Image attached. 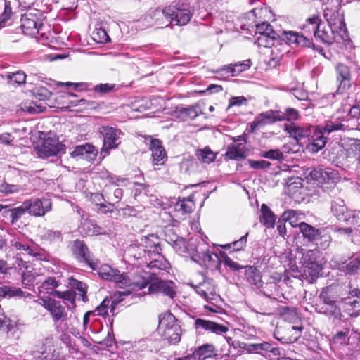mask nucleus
I'll use <instances>...</instances> for the list:
<instances>
[{"instance_id":"nucleus-1","label":"nucleus","mask_w":360,"mask_h":360,"mask_svg":"<svg viewBox=\"0 0 360 360\" xmlns=\"http://www.w3.org/2000/svg\"><path fill=\"white\" fill-rule=\"evenodd\" d=\"M281 37L285 39L289 44H295L297 46L309 48L313 45L312 39L309 36L294 31H283L281 35L275 30L269 31L266 34L258 35L257 43L259 46L272 47Z\"/></svg>"},{"instance_id":"nucleus-2","label":"nucleus","mask_w":360,"mask_h":360,"mask_svg":"<svg viewBox=\"0 0 360 360\" xmlns=\"http://www.w3.org/2000/svg\"><path fill=\"white\" fill-rule=\"evenodd\" d=\"M150 18L155 20L158 25L163 23L158 22L162 18H165L169 23L175 25H185L191 19L192 11L191 8H174L173 7H165L164 9L156 8L151 11L148 14Z\"/></svg>"},{"instance_id":"nucleus-3","label":"nucleus","mask_w":360,"mask_h":360,"mask_svg":"<svg viewBox=\"0 0 360 360\" xmlns=\"http://www.w3.org/2000/svg\"><path fill=\"white\" fill-rule=\"evenodd\" d=\"M37 302L50 313L55 324L67 323L71 317L68 313L70 307L66 306L65 302L57 301L49 297H41Z\"/></svg>"},{"instance_id":"nucleus-4","label":"nucleus","mask_w":360,"mask_h":360,"mask_svg":"<svg viewBox=\"0 0 360 360\" xmlns=\"http://www.w3.org/2000/svg\"><path fill=\"white\" fill-rule=\"evenodd\" d=\"M159 328L163 329V336L172 345H176L181 340V328L176 323V319L172 314H168L164 317L160 316Z\"/></svg>"},{"instance_id":"nucleus-5","label":"nucleus","mask_w":360,"mask_h":360,"mask_svg":"<svg viewBox=\"0 0 360 360\" xmlns=\"http://www.w3.org/2000/svg\"><path fill=\"white\" fill-rule=\"evenodd\" d=\"M324 17L340 40H346L348 37L347 30L345 22L344 12L341 8L336 11L326 9L324 11Z\"/></svg>"},{"instance_id":"nucleus-6","label":"nucleus","mask_w":360,"mask_h":360,"mask_svg":"<svg viewBox=\"0 0 360 360\" xmlns=\"http://www.w3.org/2000/svg\"><path fill=\"white\" fill-rule=\"evenodd\" d=\"M324 17L340 40H346L348 37L347 30L345 22L344 12L341 8L336 11L326 9L324 11Z\"/></svg>"},{"instance_id":"nucleus-7","label":"nucleus","mask_w":360,"mask_h":360,"mask_svg":"<svg viewBox=\"0 0 360 360\" xmlns=\"http://www.w3.org/2000/svg\"><path fill=\"white\" fill-rule=\"evenodd\" d=\"M348 128V126L338 122V121H328L325 126L320 128L319 133L314 139L313 142L309 146V150L312 153H316L322 149L326 143V138L324 134H328L334 131L342 130L345 131Z\"/></svg>"},{"instance_id":"nucleus-8","label":"nucleus","mask_w":360,"mask_h":360,"mask_svg":"<svg viewBox=\"0 0 360 360\" xmlns=\"http://www.w3.org/2000/svg\"><path fill=\"white\" fill-rule=\"evenodd\" d=\"M99 133L103 137L101 153H108L110 150L117 148L121 143L120 136L122 132L116 127L103 125L100 127Z\"/></svg>"},{"instance_id":"nucleus-9","label":"nucleus","mask_w":360,"mask_h":360,"mask_svg":"<svg viewBox=\"0 0 360 360\" xmlns=\"http://www.w3.org/2000/svg\"><path fill=\"white\" fill-rule=\"evenodd\" d=\"M202 281L195 283L191 281L190 285L192 288L205 301L212 302L216 301L219 295L216 290V284L212 278L205 277L201 275Z\"/></svg>"},{"instance_id":"nucleus-10","label":"nucleus","mask_w":360,"mask_h":360,"mask_svg":"<svg viewBox=\"0 0 360 360\" xmlns=\"http://www.w3.org/2000/svg\"><path fill=\"white\" fill-rule=\"evenodd\" d=\"M71 251L73 256L81 263L88 265L92 270L96 269L98 259L93 257L86 243L77 239L72 242Z\"/></svg>"},{"instance_id":"nucleus-11","label":"nucleus","mask_w":360,"mask_h":360,"mask_svg":"<svg viewBox=\"0 0 360 360\" xmlns=\"http://www.w3.org/2000/svg\"><path fill=\"white\" fill-rule=\"evenodd\" d=\"M39 153L41 156H57L65 153V146L59 142L55 135L49 134L40 147Z\"/></svg>"},{"instance_id":"nucleus-12","label":"nucleus","mask_w":360,"mask_h":360,"mask_svg":"<svg viewBox=\"0 0 360 360\" xmlns=\"http://www.w3.org/2000/svg\"><path fill=\"white\" fill-rule=\"evenodd\" d=\"M24 202L27 212L34 217L44 216L52 208V202L49 198H34Z\"/></svg>"},{"instance_id":"nucleus-13","label":"nucleus","mask_w":360,"mask_h":360,"mask_svg":"<svg viewBox=\"0 0 360 360\" xmlns=\"http://www.w3.org/2000/svg\"><path fill=\"white\" fill-rule=\"evenodd\" d=\"M243 352L248 354H257L265 356L267 353H271L275 356L282 355L281 350L275 346V344L263 341L257 343H247L243 346Z\"/></svg>"},{"instance_id":"nucleus-14","label":"nucleus","mask_w":360,"mask_h":360,"mask_svg":"<svg viewBox=\"0 0 360 360\" xmlns=\"http://www.w3.org/2000/svg\"><path fill=\"white\" fill-rule=\"evenodd\" d=\"M285 214H288V218L289 220H291L290 223L292 226H298L304 240L311 243H314L318 240L319 236L322 233L321 229H316L305 222H301L297 225H293L292 219L295 218L296 215V212L294 210H288L285 212Z\"/></svg>"},{"instance_id":"nucleus-15","label":"nucleus","mask_w":360,"mask_h":360,"mask_svg":"<svg viewBox=\"0 0 360 360\" xmlns=\"http://www.w3.org/2000/svg\"><path fill=\"white\" fill-rule=\"evenodd\" d=\"M193 259L196 260L201 266L211 270L218 269L220 265L218 255L208 250L201 249L200 251L198 248L196 254L193 256Z\"/></svg>"},{"instance_id":"nucleus-16","label":"nucleus","mask_w":360,"mask_h":360,"mask_svg":"<svg viewBox=\"0 0 360 360\" xmlns=\"http://www.w3.org/2000/svg\"><path fill=\"white\" fill-rule=\"evenodd\" d=\"M341 300L345 304V310L350 316L360 315V290H351L348 296L342 297Z\"/></svg>"},{"instance_id":"nucleus-17","label":"nucleus","mask_w":360,"mask_h":360,"mask_svg":"<svg viewBox=\"0 0 360 360\" xmlns=\"http://www.w3.org/2000/svg\"><path fill=\"white\" fill-rule=\"evenodd\" d=\"M111 276H112L109 281L115 283V285L120 288L131 287V289H134V287H137L139 289H142L146 285L145 282H143L141 284L132 282L127 273H121L117 269H115Z\"/></svg>"},{"instance_id":"nucleus-18","label":"nucleus","mask_w":360,"mask_h":360,"mask_svg":"<svg viewBox=\"0 0 360 360\" xmlns=\"http://www.w3.org/2000/svg\"><path fill=\"white\" fill-rule=\"evenodd\" d=\"M278 118L279 110H270L264 112H262L255 118L252 122L250 123L251 131L259 129L264 125L279 121Z\"/></svg>"},{"instance_id":"nucleus-19","label":"nucleus","mask_w":360,"mask_h":360,"mask_svg":"<svg viewBox=\"0 0 360 360\" xmlns=\"http://www.w3.org/2000/svg\"><path fill=\"white\" fill-rule=\"evenodd\" d=\"M246 155L245 139L243 136H238L234 143L229 146L226 153V156L231 160L243 159Z\"/></svg>"},{"instance_id":"nucleus-20","label":"nucleus","mask_w":360,"mask_h":360,"mask_svg":"<svg viewBox=\"0 0 360 360\" xmlns=\"http://www.w3.org/2000/svg\"><path fill=\"white\" fill-rule=\"evenodd\" d=\"M316 26L318 30L314 35L316 41L326 44H332L335 41H340L336 32L323 22H322L320 27Z\"/></svg>"},{"instance_id":"nucleus-21","label":"nucleus","mask_w":360,"mask_h":360,"mask_svg":"<svg viewBox=\"0 0 360 360\" xmlns=\"http://www.w3.org/2000/svg\"><path fill=\"white\" fill-rule=\"evenodd\" d=\"M337 80L339 82V89L345 90L351 86L352 73L351 68L343 63H338L335 65Z\"/></svg>"},{"instance_id":"nucleus-22","label":"nucleus","mask_w":360,"mask_h":360,"mask_svg":"<svg viewBox=\"0 0 360 360\" xmlns=\"http://www.w3.org/2000/svg\"><path fill=\"white\" fill-rule=\"evenodd\" d=\"M140 245L148 256L162 252L161 240L155 234H150L141 238Z\"/></svg>"},{"instance_id":"nucleus-23","label":"nucleus","mask_w":360,"mask_h":360,"mask_svg":"<svg viewBox=\"0 0 360 360\" xmlns=\"http://www.w3.org/2000/svg\"><path fill=\"white\" fill-rule=\"evenodd\" d=\"M152 292H162L165 295L173 299L176 295L175 284L171 281H163L157 278L149 287Z\"/></svg>"},{"instance_id":"nucleus-24","label":"nucleus","mask_w":360,"mask_h":360,"mask_svg":"<svg viewBox=\"0 0 360 360\" xmlns=\"http://www.w3.org/2000/svg\"><path fill=\"white\" fill-rule=\"evenodd\" d=\"M70 155L72 158L78 157L90 162L96 157L97 150L93 145L85 143L75 146L70 152Z\"/></svg>"},{"instance_id":"nucleus-25","label":"nucleus","mask_w":360,"mask_h":360,"mask_svg":"<svg viewBox=\"0 0 360 360\" xmlns=\"http://www.w3.org/2000/svg\"><path fill=\"white\" fill-rule=\"evenodd\" d=\"M193 360H210L216 359L217 350L212 344H204L190 354Z\"/></svg>"},{"instance_id":"nucleus-26","label":"nucleus","mask_w":360,"mask_h":360,"mask_svg":"<svg viewBox=\"0 0 360 360\" xmlns=\"http://www.w3.org/2000/svg\"><path fill=\"white\" fill-rule=\"evenodd\" d=\"M195 327L197 330H204L217 335L225 333L229 330V328L224 325L200 318L195 319Z\"/></svg>"},{"instance_id":"nucleus-27","label":"nucleus","mask_w":360,"mask_h":360,"mask_svg":"<svg viewBox=\"0 0 360 360\" xmlns=\"http://www.w3.org/2000/svg\"><path fill=\"white\" fill-rule=\"evenodd\" d=\"M350 210L347 207L343 199L339 197H334L330 201V212L332 214L340 221L345 220Z\"/></svg>"},{"instance_id":"nucleus-28","label":"nucleus","mask_w":360,"mask_h":360,"mask_svg":"<svg viewBox=\"0 0 360 360\" xmlns=\"http://www.w3.org/2000/svg\"><path fill=\"white\" fill-rule=\"evenodd\" d=\"M9 243L11 247L16 250L25 251L28 255L34 257L39 256V254L36 252L37 247L34 245L28 244L22 236L13 237Z\"/></svg>"},{"instance_id":"nucleus-29","label":"nucleus","mask_w":360,"mask_h":360,"mask_svg":"<svg viewBox=\"0 0 360 360\" xmlns=\"http://www.w3.org/2000/svg\"><path fill=\"white\" fill-rule=\"evenodd\" d=\"M337 174L338 172L331 168L323 169L321 167H316L311 171L309 176L313 180H316L319 183L323 184L326 181H329L330 180H333L336 177Z\"/></svg>"},{"instance_id":"nucleus-30","label":"nucleus","mask_w":360,"mask_h":360,"mask_svg":"<svg viewBox=\"0 0 360 360\" xmlns=\"http://www.w3.org/2000/svg\"><path fill=\"white\" fill-rule=\"evenodd\" d=\"M284 131L297 141L307 138L311 134V129L309 128L300 127L294 123L285 124Z\"/></svg>"},{"instance_id":"nucleus-31","label":"nucleus","mask_w":360,"mask_h":360,"mask_svg":"<svg viewBox=\"0 0 360 360\" xmlns=\"http://www.w3.org/2000/svg\"><path fill=\"white\" fill-rule=\"evenodd\" d=\"M150 150L152 152L153 160L155 165L164 164L167 155L161 141L159 139H153L150 143Z\"/></svg>"},{"instance_id":"nucleus-32","label":"nucleus","mask_w":360,"mask_h":360,"mask_svg":"<svg viewBox=\"0 0 360 360\" xmlns=\"http://www.w3.org/2000/svg\"><path fill=\"white\" fill-rule=\"evenodd\" d=\"M176 113L179 119L182 120L183 121H186L188 120H194L195 117L202 114V112L200 108V105L198 104H195L188 108L179 106L176 108Z\"/></svg>"},{"instance_id":"nucleus-33","label":"nucleus","mask_w":360,"mask_h":360,"mask_svg":"<svg viewBox=\"0 0 360 360\" xmlns=\"http://www.w3.org/2000/svg\"><path fill=\"white\" fill-rule=\"evenodd\" d=\"M245 279L257 289L262 286V274L259 269L252 266H245Z\"/></svg>"},{"instance_id":"nucleus-34","label":"nucleus","mask_w":360,"mask_h":360,"mask_svg":"<svg viewBox=\"0 0 360 360\" xmlns=\"http://www.w3.org/2000/svg\"><path fill=\"white\" fill-rule=\"evenodd\" d=\"M303 328L302 326H289L285 328V335L278 339L283 343H293L301 337Z\"/></svg>"},{"instance_id":"nucleus-35","label":"nucleus","mask_w":360,"mask_h":360,"mask_svg":"<svg viewBox=\"0 0 360 360\" xmlns=\"http://www.w3.org/2000/svg\"><path fill=\"white\" fill-rule=\"evenodd\" d=\"M148 257L150 262L148 266L153 270V274L155 275L157 274L156 270H166L168 268L169 263L161 252L152 255Z\"/></svg>"},{"instance_id":"nucleus-36","label":"nucleus","mask_w":360,"mask_h":360,"mask_svg":"<svg viewBox=\"0 0 360 360\" xmlns=\"http://www.w3.org/2000/svg\"><path fill=\"white\" fill-rule=\"evenodd\" d=\"M302 278L313 282L320 275L322 271V264H311L310 265H302Z\"/></svg>"},{"instance_id":"nucleus-37","label":"nucleus","mask_w":360,"mask_h":360,"mask_svg":"<svg viewBox=\"0 0 360 360\" xmlns=\"http://www.w3.org/2000/svg\"><path fill=\"white\" fill-rule=\"evenodd\" d=\"M20 27L25 34L34 35L39 32L41 24L34 18H30L25 15L22 17Z\"/></svg>"},{"instance_id":"nucleus-38","label":"nucleus","mask_w":360,"mask_h":360,"mask_svg":"<svg viewBox=\"0 0 360 360\" xmlns=\"http://www.w3.org/2000/svg\"><path fill=\"white\" fill-rule=\"evenodd\" d=\"M285 45L280 44V46H273L271 47V56L268 61L270 68H276L282 60L284 53L286 52Z\"/></svg>"},{"instance_id":"nucleus-39","label":"nucleus","mask_w":360,"mask_h":360,"mask_svg":"<svg viewBox=\"0 0 360 360\" xmlns=\"http://www.w3.org/2000/svg\"><path fill=\"white\" fill-rule=\"evenodd\" d=\"M348 153L355 159L356 172L360 175V139H352L349 145Z\"/></svg>"},{"instance_id":"nucleus-40","label":"nucleus","mask_w":360,"mask_h":360,"mask_svg":"<svg viewBox=\"0 0 360 360\" xmlns=\"http://www.w3.org/2000/svg\"><path fill=\"white\" fill-rule=\"evenodd\" d=\"M319 298L321 305L338 302V295L334 292L332 286H327L321 290Z\"/></svg>"},{"instance_id":"nucleus-41","label":"nucleus","mask_w":360,"mask_h":360,"mask_svg":"<svg viewBox=\"0 0 360 360\" xmlns=\"http://www.w3.org/2000/svg\"><path fill=\"white\" fill-rule=\"evenodd\" d=\"M319 311L321 313L335 320H340L342 317L340 308L338 306L337 302L321 305Z\"/></svg>"},{"instance_id":"nucleus-42","label":"nucleus","mask_w":360,"mask_h":360,"mask_svg":"<svg viewBox=\"0 0 360 360\" xmlns=\"http://www.w3.org/2000/svg\"><path fill=\"white\" fill-rule=\"evenodd\" d=\"M262 216L260 222L268 228H273L275 224L276 216L266 204L261 207Z\"/></svg>"},{"instance_id":"nucleus-43","label":"nucleus","mask_w":360,"mask_h":360,"mask_svg":"<svg viewBox=\"0 0 360 360\" xmlns=\"http://www.w3.org/2000/svg\"><path fill=\"white\" fill-rule=\"evenodd\" d=\"M27 212L25 202H23L20 206L13 208L8 207L4 211V214H9L11 224H15Z\"/></svg>"},{"instance_id":"nucleus-44","label":"nucleus","mask_w":360,"mask_h":360,"mask_svg":"<svg viewBox=\"0 0 360 360\" xmlns=\"http://www.w3.org/2000/svg\"><path fill=\"white\" fill-rule=\"evenodd\" d=\"M195 207V203L193 200V196H189L187 198H183L179 200L174 206L175 210L181 212L182 214L191 213Z\"/></svg>"},{"instance_id":"nucleus-45","label":"nucleus","mask_w":360,"mask_h":360,"mask_svg":"<svg viewBox=\"0 0 360 360\" xmlns=\"http://www.w3.org/2000/svg\"><path fill=\"white\" fill-rule=\"evenodd\" d=\"M30 295L29 293H27V296ZM0 296L2 297H26L25 292H23L20 288L11 287V286H2L0 287Z\"/></svg>"},{"instance_id":"nucleus-46","label":"nucleus","mask_w":360,"mask_h":360,"mask_svg":"<svg viewBox=\"0 0 360 360\" xmlns=\"http://www.w3.org/2000/svg\"><path fill=\"white\" fill-rule=\"evenodd\" d=\"M41 238L48 243H60L63 240V236L60 231L45 229L41 235Z\"/></svg>"},{"instance_id":"nucleus-47","label":"nucleus","mask_w":360,"mask_h":360,"mask_svg":"<svg viewBox=\"0 0 360 360\" xmlns=\"http://www.w3.org/2000/svg\"><path fill=\"white\" fill-rule=\"evenodd\" d=\"M8 84L13 86H19L26 82V75L23 71H17L7 75Z\"/></svg>"},{"instance_id":"nucleus-48","label":"nucleus","mask_w":360,"mask_h":360,"mask_svg":"<svg viewBox=\"0 0 360 360\" xmlns=\"http://www.w3.org/2000/svg\"><path fill=\"white\" fill-rule=\"evenodd\" d=\"M322 22L323 21L319 16L314 15L313 17L307 19L306 22L303 26V30L306 33L308 32L309 35L311 33L314 35L315 32L318 30L316 25L320 27Z\"/></svg>"},{"instance_id":"nucleus-49","label":"nucleus","mask_w":360,"mask_h":360,"mask_svg":"<svg viewBox=\"0 0 360 360\" xmlns=\"http://www.w3.org/2000/svg\"><path fill=\"white\" fill-rule=\"evenodd\" d=\"M196 156L198 160L203 163L210 164L216 158V153L211 150L209 148L198 150Z\"/></svg>"},{"instance_id":"nucleus-50","label":"nucleus","mask_w":360,"mask_h":360,"mask_svg":"<svg viewBox=\"0 0 360 360\" xmlns=\"http://www.w3.org/2000/svg\"><path fill=\"white\" fill-rule=\"evenodd\" d=\"M197 167V162L191 157L184 158L179 164L181 172L190 174Z\"/></svg>"},{"instance_id":"nucleus-51","label":"nucleus","mask_w":360,"mask_h":360,"mask_svg":"<svg viewBox=\"0 0 360 360\" xmlns=\"http://www.w3.org/2000/svg\"><path fill=\"white\" fill-rule=\"evenodd\" d=\"M300 115L298 110L292 108H287L285 111L279 110V121L287 120L292 122L299 119Z\"/></svg>"},{"instance_id":"nucleus-52","label":"nucleus","mask_w":360,"mask_h":360,"mask_svg":"<svg viewBox=\"0 0 360 360\" xmlns=\"http://www.w3.org/2000/svg\"><path fill=\"white\" fill-rule=\"evenodd\" d=\"M15 326V322L7 318L0 305V330L8 333L11 331Z\"/></svg>"},{"instance_id":"nucleus-53","label":"nucleus","mask_w":360,"mask_h":360,"mask_svg":"<svg viewBox=\"0 0 360 360\" xmlns=\"http://www.w3.org/2000/svg\"><path fill=\"white\" fill-rule=\"evenodd\" d=\"M319 252L316 250H309L307 251L302 255L303 264L302 265H310L311 264H320L321 263L319 260Z\"/></svg>"},{"instance_id":"nucleus-54","label":"nucleus","mask_w":360,"mask_h":360,"mask_svg":"<svg viewBox=\"0 0 360 360\" xmlns=\"http://www.w3.org/2000/svg\"><path fill=\"white\" fill-rule=\"evenodd\" d=\"M115 269L112 268L110 266L106 264H103L99 265V262L98 261V264L96 269L94 271H97L98 275L103 280L110 281L111 278V275L112 274Z\"/></svg>"},{"instance_id":"nucleus-55","label":"nucleus","mask_w":360,"mask_h":360,"mask_svg":"<svg viewBox=\"0 0 360 360\" xmlns=\"http://www.w3.org/2000/svg\"><path fill=\"white\" fill-rule=\"evenodd\" d=\"M259 289L265 296L271 298L273 296L278 295L279 286L278 285L267 281L265 283L262 282V286Z\"/></svg>"},{"instance_id":"nucleus-56","label":"nucleus","mask_w":360,"mask_h":360,"mask_svg":"<svg viewBox=\"0 0 360 360\" xmlns=\"http://www.w3.org/2000/svg\"><path fill=\"white\" fill-rule=\"evenodd\" d=\"M342 221L347 223L354 231L360 230V215L350 210L349 214L346 217L345 220Z\"/></svg>"},{"instance_id":"nucleus-57","label":"nucleus","mask_w":360,"mask_h":360,"mask_svg":"<svg viewBox=\"0 0 360 360\" xmlns=\"http://www.w3.org/2000/svg\"><path fill=\"white\" fill-rule=\"evenodd\" d=\"M33 96L39 101H46L50 98L51 92L44 86H36L32 90Z\"/></svg>"},{"instance_id":"nucleus-58","label":"nucleus","mask_w":360,"mask_h":360,"mask_svg":"<svg viewBox=\"0 0 360 360\" xmlns=\"http://www.w3.org/2000/svg\"><path fill=\"white\" fill-rule=\"evenodd\" d=\"M248 233L242 236L239 240L233 241L231 243L226 244L223 246L225 249L233 248L235 251H239L243 250L246 245Z\"/></svg>"},{"instance_id":"nucleus-59","label":"nucleus","mask_w":360,"mask_h":360,"mask_svg":"<svg viewBox=\"0 0 360 360\" xmlns=\"http://www.w3.org/2000/svg\"><path fill=\"white\" fill-rule=\"evenodd\" d=\"M360 269V257L352 259L345 266V272L347 274H355Z\"/></svg>"},{"instance_id":"nucleus-60","label":"nucleus","mask_w":360,"mask_h":360,"mask_svg":"<svg viewBox=\"0 0 360 360\" xmlns=\"http://www.w3.org/2000/svg\"><path fill=\"white\" fill-rule=\"evenodd\" d=\"M70 285L72 286V288L77 290L79 292H81L80 295L82 296V299L84 302H86L88 300L86 292H87V285L86 284L76 280V279H72L70 282Z\"/></svg>"},{"instance_id":"nucleus-61","label":"nucleus","mask_w":360,"mask_h":360,"mask_svg":"<svg viewBox=\"0 0 360 360\" xmlns=\"http://www.w3.org/2000/svg\"><path fill=\"white\" fill-rule=\"evenodd\" d=\"M93 38L100 44H106L110 40L107 32L102 28L96 29V31L93 32Z\"/></svg>"},{"instance_id":"nucleus-62","label":"nucleus","mask_w":360,"mask_h":360,"mask_svg":"<svg viewBox=\"0 0 360 360\" xmlns=\"http://www.w3.org/2000/svg\"><path fill=\"white\" fill-rule=\"evenodd\" d=\"M261 156L270 160L281 161L284 159L283 153L278 149L270 150L261 153Z\"/></svg>"},{"instance_id":"nucleus-63","label":"nucleus","mask_w":360,"mask_h":360,"mask_svg":"<svg viewBox=\"0 0 360 360\" xmlns=\"http://www.w3.org/2000/svg\"><path fill=\"white\" fill-rule=\"evenodd\" d=\"M84 228L86 229L88 235H99L103 233L101 228L92 221H88L84 223Z\"/></svg>"},{"instance_id":"nucleus-64","label":"nucleus","mask_w":360,"mask_h":360,"mask_svg":"<svg viewBox=\"0 0 360 360\" xmlns=\"http://www.w3.org/2000/svg\"><path fill=\"white\" fill-rule=\"evenodd\" d=\"M115 84L105 83L96 85L94 86L93 89L96 93L105 94L113 91L115 90Z\"/></svg>"}]
</instances>
